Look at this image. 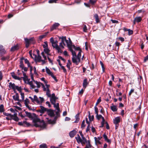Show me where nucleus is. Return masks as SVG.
Returning <instances> with one entry per match:
<instances>
[{
    "mask_svg": "<svg viewBox=\"0 0 148 148\" xmlns=\"http://www.w3.org/2000/svg\"><path fill=\"white\" fill-rule=\"evenodd\" d=\"M33 122L34 125L36 127H40L41 128L43 129L45 127V124L44 121L41 120L40 119L35 115L32 118Z\"/></svg>",
    "mask_w": 148,
    "mask_h": 148,
    "instance_id": "1",
    "label": "nucleus"
},
{
    "mask_svg": "<svg viewBox=\"0 0 148 148\" xmlns=\"http://www.w3.org/2000/svg\"><path fill=\"white\" fill-rule=\"evenodd\" d=\"M81 56V51H80L78 52L77 56L72 57V60L73 62L76 65H77L80 61Z\"/></svg>",
    "mask_w": 148,
    "mask_h": 148,
    "instance_id": "2",
    "label": "nucleus"
},
{
    "mask_svg": "<svg viewBox=\"0 0 148 148\" xmlns=\"http://www.w3.org/2000/svg\"><path fill=\"white\" fill-rule=\"evenodd\" d=\"M34 103H36L37 104L41 105L42 103L44 101V99L43 97H39L40 100H39L38 98L36 95H34Z\"/></svg>",
    "mask_w": 148,
    "mask_h": 148,
    "instance_id": "3",
    "label": "nucleus"
},
{
    "mask_svg": "<svg viewBox=\"0 0 148 148\" xmlns=\"http://www.w3.org/2000/svg\"><path fill=\"white\" fill-rule=\"evenodd\" d=\"M4 114L7 116H9L12 119L15 121H17L19 120V119L17 116V113H14L13 115L6 113H5Z\"/></svg>",
    "mask_w": 148,
    "mask_h": 148,
    "instance_id": "4",
    "label": "nucleus"
},
{
    "mask_svg": "<svg viewBox=\"0 0 148 148\" xmlns=\"http://www.w3.org/2000/svg\"><path fill=\"white\" fill-rule=\"evenodd\" d=\"M25 42L26 47L27 48L29 47L30 44H34V39L33 38H31L29 39L25 38Z\"/></svg>",
    "mask_w": 148,
    "mask_h": 148,
    "instance_id": "5",
    "label": "nucleus"
},
{
    "mask_svg": "<svg viewBox=\"0 0 148 148\" xmlns=\"http://www.w3.org/2000/svg\"><path fill=\"white\" fill-rule=\"evenodd\" d=\"M58 42L57 40L55 41V42L52 43V46L53 48H55L57 50L58 53H62V51L58 45Z\"/></svg>",
    "mask_w": 148,
    "mask_h": 148,
    "instance_id": "6",
    "label": "nucleus"
},
{
    "mask_svg": "<svg viewBox=\"0 0 148 148\" xmlns=\"http://www.w3.org/2000/svg\"><path fill=\"white\" fill-rule=\"evenodd\" d=\"M34 82L37 85V88H39L41 85L42 86V88H43V90L44 91H45L46 90V89L44 84L40 82H38L37 81L35 80H34Z\"/></svg>",
    "mask_w": 148,
    "mask_h": 148,
    "instance_id": "7",
    "label": "nucleus"
},
{
    "mask_svg": "<svg viewBox=\"0 0 148 148\" xmlns=\"http://www.w3.org/2000/svg\"><path fill=\"white\" fill-rule=\"evenodd\" d=\"M50 97V101L52 104L55 103L56 100L58 99V98L55 96L54 93L52 94L51 96Z\"/></svg>",
    "mask_w": 148,
    "mask_h": 148,
    "instance_id": "8",
    "label": "nucleus"
},
{
    "mask_svg": "<svg viewBox=\"0 0 148 148\" xmlns=\"http://www.w3.org/2000/svg\"><path fill=\"white\" fill-rule=\"evenodd\" d=\"M61 38V39H63V40H64L65 41L68 47H71V41L68 42V40L66 39V36H62V37Z\"/></svg>",
    "mask_w": 148,
    "mask_h": 148,
    "instance_id": "9",
    "label": "nucleus"
},
{
    "mask_svg": "<svg viewBox=\"0 0 148 148\" xmlns=\"http://www.w3.org/2000/svg\"><path fill=\"white\" fill-rule=\"evenodd\" d=\"M47 114L50 117L53 116L54 115V111L51 109L47 110Z\"/></svg>",
    "mask_w": 148,
    "mask_h": 148,
    "instance_id": "10",
    "label": "nucleus"
},
{
    "mask_svg": "<svg viewBox=\"0 0 148 148\" xmlns=\"http://www.w3.org/2000/svg\"><path fill=\"white\" fill-rule=\"evenodd\" d=\"M6 53V51L3 48V46L0 45V54L2 55L5 54Z\"/></svg>",
    "mask_w": 148,
    "mask_h": 148,
    "instance_id": "11",
    "label": "nucleus"
},
{
    "mask_svg": "<svg viewBox=\"0 0 148 148\" xmlns=\"http://www.w3.org/2000/svg\"><path fill=\"white\" fill-rule=\"evenodd\" d=\"M60 25V24L58 23H56L52 26L51 28V31H52L53 30L56 29Z\"/></svg>",
    "mask_w": 148,
    "mask_h": 148,
    "instance_id": "12",
    "label": "nucleus"
},
{
    "mask_svg": "<svg viewBox=\"0 0 148 148\" xmlns=\"http://www.w3.org/2000/svg\"><path fill=\"white\" fill-rule=\"evenodd\" d=\"M22 72L23 73V77H21V78H23L24 81L25 82L26 81L28 80L29 79L27 76L26 75V73L23 71Z\"/></svg>",
    "mask_w": 148,
    "mask_h": 148,
    "instance_id": "13",
    "label": "nucleus"
},
{
    "mask_svg": "<svg viewBox=\"0 0 148 148\" xmlns=\"http://www.w3.org/2000/svg\"><path fill=\"white\" fill-rule=\"evenodd\" d=\"M77 133L76 131L73 130L70 132L69 134L70 137L71 138L73 137Z\"/></svg>",
    "mask_w": 148,
    "mask_h": 148,
    "instance_id": "14",
    "label": "nucleus"
},
{
    "mask_svg": "<svg viewBox=\"0 0 148 148\" xmlns=\"http://www.w3.org/2000/svg\"><path fill=\"white\" fill-rule=\"evenodd\" d=\"M120 122V118L119 117H117L114 118L113 120V122L116 125L117 124Z\"/></svg>",
    "mask_w": 148,
    "mask_h": 148,
    "instance_id": "15",
    "label": "nucleus"
},
{
    "mask_svg": "<svg viewBox=\"0 0 148 148\" xmlns=\"http://www.w3.org/2000/svg\"><path fill=\"white\" fill-rule=\"evenodd\" d=\"M142 20V18L141 17H136L134 21V24H135V22L139 23Z\"/></svg>",
    "mask_w": 148,
    "mask_h": 148,
    "instance_id": "16",
    "label": "nucleus"
},
{
    "mask_svg": "<svg viewBox=\"0 0 148 148\" xmlns=\"http://www.w3.org/2000/svg\"><path fill=\"white\" fill-rule=\"evenodd\" d=\"M40 109L39 110V111L42 114L43 113L47 111V109L45 108L44 107L40 106Z\"/></svg>",
    "mask_w": 148,
    "mask_h": 148,
    "instance_id": "17",
    "label": "nucleus"
},
{
    "mask_svg": "<svg viewBox=\"0 0 148 148\" xmlns=\"http://www.w3.org/2000/svg\"><path fill=\"white\" fill-rule=\"evenodd\" d=\"M94 138L95 143L96 144L99 143L100 144L101 143L99 140L102 138V137L101 136L98 137L97 138L96 137H95Z\"/></svg>",
    "mask_w": 148,
    "mask_h": 148,
    "instance_id": "18",
    "label": "nucleus"
},
{
    "mask_svg": "<svg viewBox=\"0 0 148 148\" xmlns=\"http://www.w3.org/2000/svg\"><path fill=\"white\" fill-rule=\"evenodd\" d=\"M29 79H28L27 81H28L27 84H29L30 86V89H32L33 88H35V86L32 83V81H29Z\"/></svg>",
    "mask_w": 148,
    "mask_h": 148,
    "instance_id": "19",
    "label": "nucleus"
},
{
    "mask_svg": "<svg viewBox=\"0 0 148 148\" xmlns=\"http://www.w3.org/2000/svg\"><path fill=\"white\" fill-rule=\"evenodd\" d=\"M16 86L15 85L14 83H12V82H10L9 83V87L12 89L14 90H15Z\"/></svg>",
    "mask_w": 148,
    "mask_h": 148,
    "instance_id": "20",
    "label": "nucleus"
},
{
    "mask_svg": "<svg viewBox=\"0 0 148 148\" xmlns=\"http://www.w3.org/2000/svg\"><path fill=\"white\" fill-rule=\"evenodd\" d=\"M86 121L87 123L88 124V125L86 130V132H88L90 130V126L89 122L88 121V119L87 118H86Z\"/></svg>",
    "mask_w": 148,
    "mask_h": 148,
    "instance_id": "21",
    "label": "nucleus"
},
{
    "mask_svg": "<svg viewBox=\"0 0 148 148\" xmlns=\"http://www.w3.org/2000/svg\"><path fill=\"white\" fill-rule=\"evenodd\" d=\"M33 55L35 56V58L36 59V60L38 62H40L41 60V57L39 55H38L37 56L36 55H35L33 54Z\"/></svg>",
    "mask_w": 148,
    "mask_h": 148,
    "instance_id": "22",
    "label": "nucleus"
},
{
    "mask_svg": "<svg viewBox=\"0 0 148 148\" xmlns=\"http://www.w3.org/2000/svg\"><path fill=\"white\" fill-rule=\"evenodd\" d=\"M103 136L105 139V140L107 142L110 143H111V140L108 139V137L105 134H104L103 135Z\"/></svg>",
    "mask_w": 148,
    "mask_h": 148,
    "instance_id": "23",
    "label": "nucleus"
},
{
    "mask_svg": "<svg viewBox=\"0 0 148 148\" xmlns=\"http://www.w3.org/2000/svg\"><path fill=\"white\" fill-rule=\"evenodd\" d=\"M69 48H73L74 49H75V50H77V51H79V52L80 51H81V53L82 52V51L80 49V48L79 47H76L74 45H71V47H69Z\"/></svg>",
    "mask_w": 148,
    "mask_h": 148,
    "instance_id": "24",
    "label": "nucleus"
},
{
    "mask_svg": "<svg viewBox=\"0 0 148 148\" xmlns=\"http://www.w3.org/2000/svg\"><path fill=\"white\" fill-rule=\"evenodd\" d=\"M13 98L16 101H19L18 94L17 93H16L15 95L13 96Z\"/></svg>",
    "mask_w": 148,
    "mask_h": 148,
    "instance_id": "25",
    "label": "nucleus"
},
{
    "mask_svg": "<svg viewBox=\"0 0 148 148\" xmlns=\"http://www.w3.org/2000/svg\"><path fill=\"white\" fill-rule=\"evenodd\" d=\"M11 74L12 77H13V78H14L15 79H18V80H20L21 79V78L15 75L14 73H11Z\"/></svg>",
    "mask_w": 148,
    "mask_h": 148,
    "instance_id": "26",
    "label": "nucleus"
},
{
    "mask_svg": "<svg viewBox=\"0 0 148 148\" xmlns=\"http://www.w3.org/2000/svg\"><path fill=\"white\" fill-rule=\"evenodd\" d=\"M46 71L47 73L49 75L51 76V75L53 74L50 69L47 67H46Z\"/></svg>",
    "mask_w": 148,
    "mask_h": 148,
    "instance_id": "27",
    "label": "nucleus"
},
{
    "mask_svg": "<svg viewBox=\"0 0 148 148\" xmlns=\"http://www.w3.org/2000/svg\"><path fill=\"white\" fill-rule=\"evenodd\" d=\"M18 49V45H16L12 47L11 49V51H15V50H17Z\"/></svg>",
    "mask_w": 148,
    "mask_h": 148,
    "instance_id": "28",
    "label": "nucleus"
},
{
    "mask_svg": "<svg viewBox=\"0 0 148 148\" xmlns=\"http://www.w3.org/2000/svg\"><path fill=\"white\" fill-rule=\"evenodd\" d=\"M44 52L46 53L48 55H50V54L49 53L50 51V50L48 48L44 49Z\"/></svg>",
    "mask_w": 148,
    "mask_h": 148,
    "instance_id": "29",
    "label": "nucleus"
},
{
    "mask_svg": "<svg viewBox=\"0 0 148 148\" xmlns=\"http://www.w3.org/2000/svg\"><path fill=\"white\" fill-rule=\"evenodd\" d=\"M45 91H46V95H47L48 97H51V95L50 94V91L49 89H46V90Z\"/></svg>",
    "mask_w": 148,
    "mask_h": 148,
    "instance_id": "30",
    "label": "nucleus"
},
{
    "mask_svg": "<svg viewBox=\"0 0 148 148\" xmlns=\"http://www.w3.org/2000/svg\"><path fill=\"white\" fill-rule=\"evenodd\" d=\"M75 138L78 143H79L81 142V139L79 134H77V136L75 137Z\"/></svg>",
    "mask_w": 148,
    "mask_h": 148,
    "instance_id": "31",
    "label": "nucleus"
},
{
    "mask_svg": "<svg viewBox=\"0 0 148 148\" xmlns=\"http://www.w3.org/2000/svg\"><path fill=\"white\" fill-rule=\"evenodd\" d=\"M88 118L89 119L90 121H92L93 120L94 118V116L93 115L91 117L90 116V111L88 112Z\"/></svg>",
    "mask_w": 148,
    "mask_h": 148,
    "instance_id": "32",
    "label": "nucleus"
},
{
    "mask_svg": "<svg viewBox=\"0 0 148 148\" xmlns=\"http://www.w3.org/2000/svg\"><path fill=\"white\" fill-rule=\"evenodd\" d=\"M94 17L95 18V21L97 23H98L99 22V16L97 14H96L94 15Z\"/></svg>",
    "mask_w": 148,
    "mask_h": 148,
    "instance_id": "33",
    "label": "nucleus"
},
{
    "mask_svg": "<svg viewBox=\"0 0 148 148\" xmlns=\"http://www.w3.org/2000/svg\"><path fill=\"white\" fill-rule=\"evenodd\" d=\"M82 139H81V141L80 142L82 144H84L87 142L86 140V138L83 136L82 137Z\"/></svg>",
    "mask_w": 148,
    "mask_h": 148,
    "instance_id": "34",
    "label": "nucleus"
},
{
    "mask_svg": "<svg viewBox=\"0 0 148 148\" xmlns=\"http://www.w3.org/2000/svg\"><path fill=\"white\" fill-rule=\"evenodd\" d=\"M111 110L114 111L116 112L117 110V108L116 106H113L110 107Z\"/></svg>",
    "mask_w": 148,
    "mask_h": 148,
    "instance_id": "35",
    "label": "nucleus"
},
{
    "mask_svg": "<svg viewBox=\"0 0 148 148\" xmlns=\"http://www.w3.org/2000/svg\"><path fill=\"white\" fill-rule=\"evenodd\" d=\"M97 0H89V4H90L92 5H94L97 2Z\"/></svg>",
    "mask_w": 148,
    "mask_h": 148,
    "instance_id": "36",
    "label": "nucleus"
},
{
    "mask_svg": "<svg viewBox=\"0 0 148 148\" xmlns=\"http://www.w3.org/2000/svg\"><path fill=\"white\" fill-rule=\"evenodd\" d=\"M70 50L72 53V57H75L77 56L76 54L75 51H74L71 48H70Z\"/></svg>",
    "mask_w": 148,
    "mask_h": 148,
    "instance_id": "37",
    "label": "nucleus"
},
{
    "mask_svg": "<svg viewBox=\"0 0 148 148\" xmlns=\"http://www.w3.org/2000/svg\"><path fill=\"white\" fill-rule=\"evenodd\" d=\"M47 33H48V32L45 33L44 34L40 36L39 37V39L40 40H41L42 38H45L47 35Z\"/></svg>",
    "mask_w": 148,
    "mask_h": 148,
    "instance_id": "38",
    "label": "nucleus"
},
{
    "mask_svg": "<svg viewBox=\"0 0 148 148\" xmlns=\"http://www.w3.org/2000/svg\"><path fill=\"white\" fill-rule=\"evenodd\" d=\"M88 84L87 79H85L84 80L83 86L84 87L86 88Z\"/></svg>",
    "mask_w": 148,
    "mask_h": 148,
    "instance_id": "39",
    "label": "nucleus"
},
{
    "mask_svg": "<svg viewBox=\"0 0 148 148\" xmlns=\"http://www.w3.org/2000/svg\"><path fill=\"white\" fill-rule=\"evenodd\" d=\"M23 58H21V60L20 63V65L19 66L21 69H23V67H24V65L23 64V61H22V60H23Z\"/></svg>",
    "mask_w": 148,
    "mask_h": 148,
    "instance_id": "40",
    "label": "nucleus"
},
{
    "mask_svg": "<svg viewBox=\"0 0 148 148\" xmlns=\"http://www.w3.org/2000/svg\"><path fill=\"white\" fill-rule=\"evenodd\" d=\"M52 104L53 105L54 107L56 110L60 109L59 108V104L58 103H57L56 104L55 103H53Z\"/></svg>",
    "mask_w": 148,
    "mask_h": 148,
    "instance_id": "41",
    "label": "nucleus"
},
{
    "mask_svg": "<svg viewBox=\"0 0 148 148\" xmlns=\"http://www.w3.org/2000/svg\"><path fill=\"white\" fill-rule=\"evenodd\" d=\"M71 65V63L70 60H68V62L66 65V66L69 69H70V66Z\"/></svg>",
    "mask_w": 148,
    "mask_h": 148,
    "instance_id": "42",
    "label": "nucleus"
},
{
    "mask_svg": "<svg viewBox=\"0 0 148 148\" xmlns=\"http://www.w3.org/2000/svg\"><path fill=\"white\" fill-rule=\"evenodd\" d=\"M75 118L76 119V120L74 121V123H76L79 120V114H77L75 116Z\"/></svg>",
    "mask_w": 148,
    "mask_h": 148,
    "instance_id": "43",
    "label": "nucleus"
},
{
    "mask_svg": "<svg viewBox=\"0 0 148 148\" xmlns=\"http://www.w3.org/2000/svg\"><path fill=\"white\" fill-rule=\"evenodd\" d=\"M24 104L26 105H27L29 103V100L27 98H26L24 100Z\"/></svg>",
    "mask_w": 148,
    "mask_h": 148,
    "instance_id": "44",
    "label": "nucleus"
},
{
    "mask_svg": "<svg viewBox=\"0 0 148 148\" xmlns=\"http://www.w3.org/2000/svg\"><path fill=\"white\" fill-rule=\"evenodd\" d=\"M4 111V106L3 105H0V112H2Z\"/></svg>",
    "mask_w": 148,
    "mask_h": 148,
    "instance_id": "45",
    "label": "nucleus"
},
{
    "mask_svg": "<svg viewBox=\"0 0 148 148\" xmlns=\"http://www.w3.org/2000/svg\"><path fill=\"white\" fill-rule=\"evenodd\" d=\"M44 44L43 45V47L44 49H45L46 48H48V44L47 42V41L45 42H44Z\"/></svg>",
    "mask_w": 148,
    "mask_h": 148,
    "instance_id": "46",
    "label": "nucleus"
},
{
    "mask_svg": "<svg viewBox=\"0 0 148 148\" xmlns=\"http://www.w3.org/2000/svg\"><path fill=\"white\" fill-rule=\"evenodd\" d=\"M15 89H17L18 91H19L20 92H21V87H19L18 86H16L15 88Z\"/></svg>",
    "mask_w": 148,
    "mask_h": 148,
    "instance_id": "47",
    "label": "nucleus"
},
{
    "mask_svg": "<svg viewBox=\"0 0 148 148\" xmlns=\"http://www.w3.org/2000/svg\"><path fill=\"white\" fill-rule=\"evenodd\" d=\"M25 62V64H27V66L28 67H29L30 66V63H29V61L27 59H25L24 60Z\"/></svg>",
    "mask_w": 148,
    "mask_h": 148,
    "instance_id": "48",
    "label": "nucleus"
},
{
    "mask_svg": "<svg viewBox=\"0 0 148 148\" xmlns=\"http://www.w3.org/2000/svg\"><path fill=\"white\" fill-rule=\"evenodd\" d=\"M9 57L8 56H7L6 57L3 56L1 58V60H6L9 59Z\"/></svg>",
    "mask_w": 148,
    "mask_h": 148,
    "instance_id": "49",
    "label": "nucleus"
},
{
    "mask_svg": "<svg viewBox=\"0 0 148 148\" xmlns=\"http://www.w3.org/2000/svg\"><path fill=\"white\" fill-rule=\"evenodd\" d=\"M25 113L27 116L29 118L31 117L32 115L30 113L26 111L25 112Z\"/></svg>",
    "mask_w": 148,
    "mask_h": 148,
    "instance_id": "50",
    "label": "nucleus"
},
{
    "mask_svg": "<svg viewBox=\"0 0 148 148\" xmlns=\"http://www.w3.org/2000/svg\"><path fill=\"white\" fill-rule=\"evenodd\" d=\"M96 117L98 120L100 119L101 118L102 119V118L103 117L101 114L98 115V114L96 115Z\"/></svg>",
    "mask_w": 148,
    "mask_h": 148,
    "instance_id": "51",
    "label": "nucleus"
},
{
    "mask_svg": "<svg viewBox=\"0 0 148 148\" xmlns=\"http://www.w3.org/2000/svg\"><path fill=\"white\" fill-rule=\"evenodd\" d=\"M125 31H128V34L129 35L132 34H133V32L132 30L130 29H125Z\"/></svg>",
    "mask_w": 148,
    "mask_h": 148,
    "instance_id": "52",
    "label": "nucleus"
},
{
    "mask_svg": "<svg viewBox=\"0 0 148 148\" xmlns=\"http://www.w3.org/2000/svg\"><path fill=\"white\" fill-rule=\"evenodd\" d=\"M47 145L45 144H42L40 145V148H45L46 147Z\"/></svg>",
    "mask_w": 148,
    "mask_h": 148,
    "instance_id": "53",
    "label": "nucleus"
},
{
    "mask_svg": "<svg viewBox=\"0 0 148 148\" xmlns=\"http://www.w3.org/2000/svg\"><path fill=\"white\" fill-rule=\"evenodd\" d=\"M57 111L56 112V114L57 117H58L59 116V112H60V110H56Z\"/></svg>",
    "mask_w": 148,
    "mask_h": 148,
    "instance_id": "54",
    "label": "nucleus"
},
{
    "mask_svg": "<svg viewBox=\"0 0 148 148\" xmlns=\"http://www.w3.org/2000/svg\"><path fill=\"white\" fill-rule=\"evenodd\" d=\"M57 0H49L48 2L49 3H56Z\"/></svg>",
    "mask_w": 148,
    "mask_h": 148,
    "instance_id": "55",
    "label": "nucleus"
},
{
    "mask_svg": "<svg viewBox=\"0 0 148 148\" xmlns=\"http://www.w3.org/2000/svg\"><path fill=\"white\" fill-rule=\"evenodd\" d=\"M100 63L101 66L103 71V72L104 71L105 69L104 65L102 62L101 61H100Z\"/></svg>",
    "mask_w": 148,
    "mask_h": 148,
    "instance_id": "56",
    "label": "nucleus"
},
{
    "mask_svg": "<svg viewBox=\"0 0 148 148\" xmlns=\"http://www.w3.org/2000/svg\"><path fill=\"white\" fill-rule=\"evenodd\" d=\"M134 89H132L129 93V96H130L133 93L134 91Z\"/></svg>",
    "mask_w": 148,
    "mask_h": 148,
    "instance_id": "57",
    "label": "nucleus"
},
{
    "mask_svg": "<svg viewBox=\"0 0 148 148\" xmlns=\"http://www.w3.org/2000/svg\"><path fill=\"white\" fill-rule=\"evenodd\" d=\"M21 96L22 100L23 101V100H24V93H22L21 92Z\"/></svg>",
    "mask_w": 148,
    "mask_h": 148,
    "instance_id": "58",
    "label": "nucleus"
},
{
    "mask_svg": "<svg viewBox=\"0 0 148 148\" xmlns=\"http://www.w3.org/2000/svg\"><path fill=\"white\" fill-rule=\"evenodd\" d=\"M85 126V121L84 120L82 122V125H81V127L84 128Z\"/></svg>",
    "mask_w": 148,
    "mask_h": 148,
    "instance_id": "59",
    "label": "nucleus"
},
{
    "mask_svg": "<svg viewBox=\"0 0 148 148\" xmlns=\"http://www.w3.org/2000/svg\"><path fill=\"white\" fill-rule=\"evenodd\" d=\"M61 68L63 69V72L65 73H66L67 71L66 69H65L63 66H61Z\"/></svg>",
    "mask_w": 148,
    "mask_h": 148,
    "instance_id": "60",
    "label": "nucleus"
},
{
    "mask_svg": "<svg viewBox=\"0 0 148 148\" xmlns=\"http://www.w3.org/2000/svg\"><path fill=\"white\" fill-rule=\"evenodd\" d=\"M91 146L90 144V142H88V145H86L84 148H90Z\"/></svg>",
    "mask_w": 148,
    "mask_h": 148,
    "instance_id": "61",
    "label": "nucleus"
},
{
    "mask_svg": "<svg viewBox=\"0 0 148 148\" xmlns=\"http://www.w3.org/2000/svg\"><path fill=\"white\" fill-rule=\"evenodd\" d=\"M95 113L96 114V115L98 114V110L96 106L95 107Z\"/></svg>",
    "mask_w": 148,
    "mask_h": 148,
    "instance_id": "62",
    "label": "nucleus"
},
{
    "mask_svg": "<svg viewBox=\"0 0 148 148\" xmlns=\"http://www.w3.org/2000/svg\"><path fill=\"white\" fill-rule=\"evenodd\" d=\"M111 21L112 22V23H118V21L117 20L111 19Z\"/></svg>",
    "mask_w": 148,
    "mask_h": 148,
    "instance_id": "63",
    "label": "nucleus"
},
{
    "mask_svg": "<svg viewBox=\"0 0 148 148\" xmlns=\"http://www.w3.org/2000/svg\"><path fill=\"white\" fill-rule=\"evenodd\" d=\"M83 31L85 32H86L87 31V27L85 25H84V27H83Z\"/></svg>",
    "mask_w": 148,
    "mask_h": 148,
    "instance_id": "64",
    "label": "nucleus"
}]
</instances>
